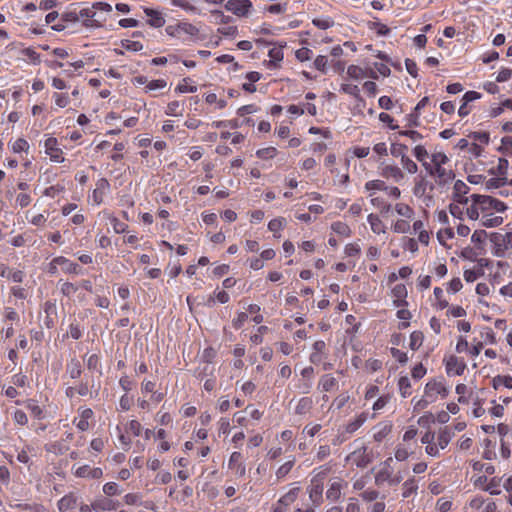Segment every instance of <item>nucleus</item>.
<instances>
[{
  "label": "nucleus",
  "instance_id": "obj_1",
  "mask_svg": "<svg viewBox=\"0 0 512 512\" xmlns=\"http://www.w3.org/2000/svg\"><path fill=\"white\" fill-rule=\"evenodd\" d=\"M490 240L495 246L494 253L498 257H503L504 250L512 248V232H508L504 236L498 233H492Z\"/></svg>",
  "mask_w": 512,
  "mask_h": 512
},
{
  "label": "nucleus",
  "instance_id": "obj_2",
  "mask_svg": "<svg viewBox=\"0 0 512 512\" xmlns=\"http://www.w3.org/2000/svg\"><path fill=\"white\" fill-rule=\"evenodd\" d=\"M224 7L236 16L243 17L249 13L252 7V2L250 0H229L226 2Z\"/></svg>",
  "mask_w": 512,
  "mask_h": 512
},
{
  "label": "nucleus",
  "instance_id": "obj_3",
  "mask_svg": "<svg viewBox=\"0 0 512 512\" xmlns=\"http://www.w3.org/2000/svg\"><path fill=\"white\" fill-rule=\"evenodd\" d=\"M299 488H293L289 490L284 496H282L277 506L274 507L273 512H285V507L293 503L298 495Z\"/></svg>",
  "mask_w": 512,
  "mask_h": 512
},
{
  "label": "nucleus",
  "instance_id": "obj_4",
  "mask_svg": "<svg viewBox=\"0 0 512 512\" xmlns=\"http://www.w3.org/2000/svg\"><path fill=\"white\" fill-rule=\"evenodd\" d=\"M57 139L50 137L45 141L46 153L54 162H63L62 151L56 147Z\"/></svg>",
  "mask_w": 512,
  "mask_h": 512
},
{
  "label": "nucleus",
  "instance_id": "obj_5",
  "mask_svg": "<svg viewBox=\"0 0 512 512\" xmlns=\"http://www.w3.org/2000/svg\"><path fill=\"white\" fill-rule=\"evenodd\" d=\"M435 175L438 177V185H445L455 178V173L452 170H446L440 165L435 167Z\"/></svg>",
  "mask_w": 512,
  "mask_h": 512
},
{
  "label": "nucleus",
  "instance_id": "obj_6",
  "mask_svg": "<svg viewBox=\"0 0 512 512\" xmlns=\"http://www.w3.org/2000/svg\"><path fill=\"white\" fill-rule=\"evenodd\" d=\"M57 265H60L62 270L66 273L79 274L80 266L77 263L71 262L64 257H57L54 259Z\"/></svg>",
  "mask_w": 512,
  "mask_h": 512
},
{
  "label": "nucleus",
  "instance_id": "obj_7",
  "mask_svg": "<svg viewBox=\"0 0 512 512\" xmlns=\"http://www.w3.org/2000/svg\"><path fill=\"white\" fill-rule=\"evenodd\" d=\"M76 475L78 477H88L92 479H98L102 477L103 472L100 468H90L88 465H84L79 467L76 470Z\"/></svg>",
  "mask_w": 512,
  "mask_h": 512
},
{
  "label": "nucleus",
  "instance_id": "obj_8",
  "mask_svg": "<svg viewBox=\"0 0 512 512\" xmlns=\"http://www.w3.org/2000/svg\"><path fill=\"white\" fill-rule=\"evenodd\" d=\"M381 175L385 178H393L395 181H400L404 178L401 169L394 165H386L381 170Z\"/></svg>",
  "mask_w": 512,
  "mask_h": 512
},
{
  "label": "nucleus",
  "instance_id": "obj_9",
  "mask_svg": "<svg viewBox=\"0 0 512 512\" xmlns=\"http://www.w3.org/2000/svg\"><path fill=\"white\" fill-rule=\"evenodd\" d=\"M392 294L396 298L394 303L397 307L407 305V302L405 301V298L407 297V289L404 284H397L392 289Z\"/></svg>",
  "mask_w": 512,
  "mask_h": 512
},
{
  "label": "nucleus",
  "instance_id": "obj_10",
  "mask_svg": "<svg viewBox=\"0 0 512 512\" xmlns=\"http://www.w3.org/2000/svg\"><path fill=\"white\" fill-rule=\"evenodd\" d=\"M466 368V364L462 361H459L456 356H450L446 362V369L449 373L453 369H455V373L457 375H462Z\"/></svg>",
  "mask_w": 512,
  "mask_h": 512
},
{
  "label": "nucleus",
  "instance_id": "obj_11",
  "mask_svg": "<svg viewBox=\"0 0 512 512\" xmlns=\"http://www.w3.org/2000/svg\"><path fill=\"white\" fill-rule=\"evenodd\" d=\"M145 13L147 16L150 17V19L148 20V23L152 27L160 28L165 24V19L157 11L150 9V8H146Z\"/></svg>",
  "mask_w": 512,
  "mask_h": 512
},
{
  "label": "nucleus",
  "instance_id": "obj_12",
  "mask_svg": "<svg viewBox=\"0 0 512 512\" xmlns=\"http://www.w3.org/2000/svg\"><path fill=\"white\" fill-rule=\"evenodd\" d=\"M77 498L70 494L62 497L58 502V508L60 511H66L73 509L76 506Z\"/></svg>",
  "mask_w": 512,
  "mask_h": 512
},
{
  "label": "nucleus",
  "instance_id": "obj_13",
  "mask_svg": "<svg viewBox=\"0 0 512 512\" xmlns=\"http://www.w3.org/2000/svg\"><path fill=\"white\" fill-rule=\"evenodd\" d=\"M440 381L431 380L425 386V395L431 399V401L435 400V395L438 394L439 388L441 386Z\"/></svg>",
  "mask_w": 512,
  "mask_h": 512
},
{
  "label": "nucleus",
  "instance_id": "obj_14",
  "mask_svg": "<svg viewBox=\"0 0 512 512\" xmlns=\"http://www.w3.org/2000/svg\"><path fill=\"white\" fill-rule=\"evenodd\" d=\"M67 372L69 373V375L72 379L79 378L82 373L81 363L76 359H72L67 364Z\"/></svg>",
  "mask_w": 512,
  "mask_h": 512
},
{
  "label": "nucleus",
  "instance_id": "obj_15",
  "mask_svg": "<svg viewBox=\"0 0 512 512\" xmlns=\"http://www.w3.org/2000/svg\"><path fill=\"white\" fill-rule=\"evenodd\" d=\"M312 404H313V402H312L311 398H309V397L301 398L296 406L295 413L299 414V415L308 413L310 411V409L312 408Z\"/></svg>",
  "mask_w": 512,
  "mask_h": 512
},
{
  "label": "nucleus",
  "instance_id": "obj_16",
  "mask_svg": "<svg viewBox=\"0 0 512 512\" xmlns=\"http://www.w3.org/2000/svg\"><path fill=\"white\" fill-rule=\"evenodd\" d=\"M485 206L488 207V210L494 209L498 212H504L507 209V206L504 202H501L491 196H486Z\"/></svg>",
  "mask_w": 512,
  "mask_h": 512
},
{
  "label": "nucleus",
  "instance_id": "obj_17",
  "mask_svg": "<svg viewBox=\"0 0 512 512\" xmlns=\"http://www.w3.org/2000/svg\"><path fill=\"white\" fill-rule=\"evenodd\" d=\"M367 220H368V222H369V224H370V226H371V229H372V231H373L374 233L379 234V233H381V232H382V233H384V232H385L384 225H383L382 221L380 220V218H379L377 215H375V214H370V215L368 216V219H367Z\"/></svg>",
  "mask_w": 512,
  "mask_h": 512
},
{
  "label": "nucleus",
  "instance_id": "obj_18",
  "mask_svg": "<svg viewBox=\"0 0 512 512\" xmlns=\"http://www.w3.org/2000/svg\"><path fill=\"white\" fill-rule=\"evenodd\" d=\"M452 436L453 433L447 427L440 430L438 435V445L441 449H444L448 445Z\"/></svg>",
  "mask_w": 512,
  "mask_h": 512
},
{
  "label": "nucleus",
  "instance_id": "obj_19",
  "mask_svg": "<svg viewBox=\"0 0 512 512\" xmlns=\"http://www.w3.org/2000/svg\"><path fill=\"white\" fill-rule=\"evenodd\" d=\"M424 335L421 331H414L410 335V348L417 350L423 343Z\"/></svg>",
  "mask_w": 512,
  "mask_h": 512
},
{
  "label": "nucleus",
  "instance_id": "obj_20",
  "mask_svg": "<svg viewBox=\"0 0 512 512\" xmlns=\"http://www.w3.org/2000/svg\"><path fill=\"white\" fill-rule=\"evenodd\" d=\"M392 430L391 424H383L378 426V430L374 433V439L381 442Z\"/></svg>",
  "mask_w": 512,
  "mask_h": 512
},
{
  "label": "nucleus",
  "instance_id": "obj_21",
  "mask_svg": "<svg viewBox=\"0 0 512 512\" xmlns=\"http://www.w3.org/2000/svg\"><path fill=\"white\" fill-rule=\"evenodd\" d=\"M507 168H508V160L505 158H499L497 169L495 170V169L491 168L489 170V173L491 175L498 174L502 177H506Z\"/></svg>",
  "mask_w": 512,
  "mask_h": 512
},
{
  "label": "nucleus",
  "instance_id": "obj_22",
  "mask_svg": "<svg viewBox=\"0 0 512 512\" xmlns=\"http://www.w3.org/2000/svg\"><path fill=\"white\" fill-rule=\"evenodd\" d=\"M408 147L405 144L393 143L390 152L394 157H401V160L406 158V151Z\"/></svg>",
  "mask_w": 512,
  "mask_h": 512
},
{
  "label": "nucleus",
  "instance_id": "obj_23",
  "mask_svg": "<svg viewBox=\"0 0 512 512\" xmlns=\"http://www.w3.org/2000/svg\"><path fill=\"white\" fill-rule=\"evenodd\" d=\"M500 385H504L506 388H512V377L498 375L493 378V387L498 389Z\"/></svg>",
  "mask_w": 512,
  "mask_h": 512
},
{
  "label": "nucleus",
  "instance_id": "obj_24",
  "mask_svg": "<svg viewBox=\"0 0 512 512\" xmlns=\"http://www.w3.org/2000/svg\"><path fill=\"white\" fill-rule=\"evenodd\" d=\"M331 228H332V230L335 233H337L339 235H342V236H346L347 237L351 233V230H350L349 226L346 223H344V222H340V221L334 222L332 224Z\"/></svg>",
  "mask_w": 512,
  "mask_h": 512
},
{
  "label": "nucleus",
  "instance_id": "obj_25",
  "mask_svg": "<svg viewBox=\"0 0 512 512\" xmlns=\"http://www.w3.org/2000/svg\"><path fill=\"white\" fill-rule=\"evenodd\" d=\"M453 189H454L453 198L460 197L462 195H466L470 190V188L462 180H457L454 183Z\"/></svg>",
  "mask_w": 512,
  "mask_h": 512
},
{
  "label": "nucleus",
  "instance_id": "obj_26",
  "mask_svg": "<svg viewBox=\"0 0 512 512\" xmlns=\"http://www.w3.org/2000/svg\"><path fill=\"white\" fill-rule=\"evenodd\" d=\"M366 421V415L364 413H361L354 421L350 422L347 427L346 431L348 433H354L362 424Z\"/></svg>",
  "mask_w": 512,
  "mask_h": 512
},
{
  "label": "nucleus",
  "instance_id": "obj_27",
  "mask_svg": "<svg viewBox=\"0 0 512 512\" xmlns=\"http://www.w3.org/2000/svg\"><path fill=\"white\" fill-rule=\"evenodd\" d=\"M341 485L338 482H334L330 485V488L326 492V497L330 500H337L340 497Z\"/></svg>",
  "mask_w": 512,
  "mask_h": 512
},
{
  "label": "nucleus",
  "instance_id": "obj_28",
  "mask_svg": "<svg viewBox=\"0 0 512 512\" xmlns=\"http://www.w3.org/2000/svg\"><path fill=\"white\" fill-rule=\"evenodd\" d=\"M320 384L323 391L328 392L337 384V381L333 376L326 374L321 378Z\"/></svg>",
  "mask_w": 512,
  "mask_h": 512
},
{
  "label": "nucleus",
  "instance_id": "obj_29",
  "mask_svg": "<svg viewBox=\"0 0 512 512\" xmlns=\"http://www.w3.org/2000/svg\"><path fill=\"white\" fill-rule=\"evenodd\" d=\"M398 386H399V390L401 392L402 397L405 398L408 395H410V392L408 391V389L411 387V383L407 376L400 377V379L398 381Z\"/></svg>",
  "mask_w": 512,
  "mask_h": 512
},
{
  "label": "nucleus",
  "instance_id": "obj_30",
  "mask_svg": "<svg viewBox=\"0 0 512 512\" xmlns=\"http://www.w3.org/2000/svg\"><path fill=\"white\" fill-rule=\"evenodd\" d=\"M503 222V218L500 216L491 217L489 215L483 216L482 225L485 227H497L501 225Z\"/></svg>",
  "mask_w": 512,
  "mask_h": 512
},
{
  "label": "nucleus",
  "instance_id": "obj_31",
  "mask_svg": "<svg viewBox=\"0 0 512 512\" xmlns=\"http://www.w3.org/2000/svg\"><path fill=\"white\" fill-rule=\"evenodd\" d=\"M507 184V177L491 178L486 182V189H497Z\"/></svg>",
  "mask_w": 512,
  "mask_h": 512
},
{
  "label": "nucleus",
  "instance_id": "obj_32",
  "mask_svg": "<svg viewBox=\"0 0 512 512\" xmlns=\"http://www.w3.org/2000/svg\"><path fill=\"white\" fill-rule=\"evenodd\" d=\"M368 26L370 29H377V34L381 36H386L390 33V29L386 25L377 21H370Z\"/></svg>",
  "mask_w": 512,
  "mask_h": 512
},
{
  "label": "nucleus",
  "instance_id": "obj_33",
  "mask_svg": "<svg viewBox=\"0 0 512 512\" xmlns=\"http://www.w3.org/2000/svg\"><path fill=\"white\" fill-rule=\"evenodd\" d=\"M27 408L34 415V417H36L38 419H41L43 417V410L39 405H37L35 400H33V399L28 400Z\"/></svg>",
  "mask_w": 512,
  "mask_h": 512
},
{
  "label": "nucleus",
  "instance_id": "obj_34",
  "mask_svg": "<svg viewBox=\"0 0 512 512\" xmlns=\"http://www.w3.org/2000/svg\"><path fill=\"white\" fill-rule=\"evenodd\" d=\"M391 472L388 468H382L375 476L376 485H381L385 481H390Z\"/></svg>",
  "mask_w": 512,
  "mask_h": 512
},
{
  "label": "nucleus",
  "instance_id": "obj_35",
  "mask_svg": "<svg viewBox=\"0 0 512 512\" xmlns=\"http://www.w3.org/2000/svg\"><path fill=\"white\" fill-rule=\"evenodd\" d=\"M121 45L126 50H130V51H134V52H137V51H140L143 49V45L140 42L132 41V40H128V39L122 40Z\"/></svg>",
  "mask_w": 512,
  "mask_h": 512
},
{
  "label": "nucleus",
  "instance_id": "obj_36",
  "mask_svg": "<svg viewBox=\"0 0 512 512\" xmlns=\"http://www.w3.org/2000/svg\"><path fill=\"white\" fill-rule=\"evenodd\" d=\"M277 150L274 147L259 149L256 155L261 159H271L276 156Z\"/></svg>",
  "mask_w": 512,
  "mask_h": 512
},
{
  "label": "nucleus",
  "instance_id": "obj_37",
  "mask_svg": "<svg viewBox=\"0 0 512 512\" xmlns=\"http://www.w3.org/2000/svg\"><path fill=\"white\" fill-rule=\"evenodd\" d=\"M484 275V271L481 268H478L477 270H465L464 271V279L467 282H474L478 277H481Z\"/></svg>",
  "mask_w": 512,
  "mask_h": 512
},
{
  "label": "nucleus",
  "instance_id": "obj_38",
  "mask_svg": "<svg viewBox=\"0 0 512 512\" xmlns=\"http://www.w3.org/2000/svg\"><path fill=\"white\" fill-rule=\"evenodd\" d=\"M395 209L399 215L404 216L406 218H411L414 214L412 208L406 204H396Z\"/></svg>",
  "mask_w": 512,
  "mask_h": 512
},
{
  "label": "nucleus",
  "instance_id": "obj_39",
  "mask_svg": "<svg viewBox=\"0 0 512 512\" xmlns=\"http://www.w3.org/2000/svg\"><path fill=\"white\" fill-rule=\"evenodd\" d=\"M285 222L286 220L283 217L272 219L268 224V228L272 232H277L284 227Z\"/></svg>",
  "mask_w": 512,
  "mask_h": 512
},
{
  "label": "nucleus",
  "instance_id": "obj_40",
  "mask_svg": "<svg viewBox=\"0 0 512 512\" xmlns=\"http://www.w3.org/2000/svg\"><path fill=\"white\" fill-rule=\"evenodd\" d=\"M293 465H294V461L291 460V461H287L281 467H279L278 470L276 471L277 478L281 479V478L285 477L290 472Z\"/></svg>",
  "mask_w": 512,
  "mask_h": 512
},
{
  "label": "nucleus",
  "instance_id": "obj_41",
  "mask_svg": "<svg viewBox=\"0 0 512 512\" xmlns=\"http://www.w3.org/2000/svg\"><path fill=\"white\" fill-rule=\"evenodd\" d=\"M402 166L404 169H406L409 173L414 174L418 170L417 164L410 159L408 156L401 160Z\"/></svg>",
  "mask_w": 512,
  "mask_h": 512
},
{
  "label": "nucleus",
  "instance_id": "obj_42",
  "mask_svg": "<svg viewBox=\"0 0 512 512\" xmlns=\"http://www.w3.org/2000/svg\"><path fill=\"white\" fill-rule=\"evenodd\" d=\"M417 489V486L414 484V480L411 479L409 481H406L403 484V498H408L412 493H414Z\"/></svg>",
  "mask_w": 512,
  "mask_h": 512
},
{
  "label": "nucleus",
  "instance_id": "obj_43",
  "mask_svg": "<svg viewBox=\"0 0 512 512\" xmlns=\"http://www.w3.org/2000/svg\"><path fill=\"white\" fill-rule=\"evenodd\" d=\"M328 64L327 56L319 55L314 61V67L321 71L322 73L326 72V66Z\"/></svg>",
  "mask_w": 512,
  "mask_h": 512
},
{
  "label": "nucleus",
  "instance_id": "obj_44",
  "mask_svg": "<svg viewBox=\"0 0 512 512\" xmlns=\"http://www.w3.org/2000/svg\"><path fill=\"white\" fill-rule=\"evenodd\" d=\"M367 190H387V186L382 180H372L366 183Z\"/></svg>",
  "mask_w": 512,
  "mask_h": 512
},
{
  "label": "nucleus",
  "instance_id": "obj_45",
  "mask_svg": "<svg viewBox=\"0 0 512 512\" xmlns=\"http://www.w3.org/2000/svg\"><path fill=\"white\" fill-rule=\"evenodd\" d=\"M428 185V182L425 180V178H421L414 187V194L416 196H423L425 194L426 187Z\"/></svg>",
  "mask_w": 512,
  "mask_h": 512
},
{
  "label": "nucleus",
  "instance_id": "obj_46",
  "mask_svg": "<svg viewBox=\"0 0 512 512\" xmlns=\"http://www.w3.org/2000/svg\"><path fill=\"white\" fill-rule=\"evenodd\" d=\"M431 160H432L434 166L437 167V165L442 166L445 163H447L448 157L444 153L438 152V153L432 154Z\"/></svg>",
  "mask_w": 512,
  "mask_h": 512
},
{
  "label": "nucleus",
  "instance_id": "obj_47",
  "mask_svg": "<svg viewBox=\"0 0 512 512\" xmlns=\"http://www.w3.org/2000/svg\"><path fill=\"white\" fill-rule=\"evenodd\" d=\"M410 229V225L405 220H398L393 226V230L396 233H406Z\"/></svg>",
  "mask_w": 512,
  "mask_h": 512
},
{
  "label": "nucleus",
  "instance_id": "obj_48",
  "mask_svg": "<svg viewBox=\"0 0 512 512\" xmlns=\"http://www.w3.org/2000/svg\"><path fill=\"white\" fill-rule=\"evenodd\" d=\"M391 355L396 358L401 364H406L408 361L407 354L400 351L399 349L392 347L390 349Z\"/></svg>",
  "mask_w": 512,
  "mask_h": 512
},
{
  "label": "nucleus",
  "instance_id": "obj_49",
  "mask_svg": "<svg viewBox=\"0 0 512 512\" xmlns=\"http://www.w3.org/2000/svg\"><path fill=\"white\" fill-rule=\"evenodd\" d=\"M268 55L271 58L270 63L279 62L283 59V51L281 48L270 49Z\"/></svg>",
  "mask_w": 512,
  "mask_h": 512
},
{
  "label": "nucleus",
  "instance_id": "obj_50",
  "mask_svg": "<svg viewBox=\"0 0 512 512\" xmlns=\"http://www.w3.org/2000/svg\"><path fill=\"white\" fill-rule=\"evenodd\" d=\"M487 195L473 194L471 196L472 205H480L482 211L488 210V207L485 206V200Z\"/></svg>",
  "mask_w": 512,
  "mask_h": 512
},
{
  "label": "nucleus",
  "instance_id": "obj_51",
  "mask_svg": "<svg viewBox=\"0 0 512 512\" xmlns=\"http://www.w3.org/2000/svg\"><path fill=\"white\" fill-rule=\"evenodd\" d=\"M347 73L351 78L360 79L363 76V69L356 65H350L347 69Z\"/></svg>",
  "mask_w": 512,
  "mask_h": 512
},
{
  "label": "nucleus",
  "instance_id": "obj_52",
  "mask_svg": "<svg viewBox=\"0 0 512 512\" xmlns=\"http://www.w3.org/2000/svg\"><path fill=\"white\" fill-rule=\"evenodd\" d=\"M295 55L296 58L301 62L308 61L311 58V50L303 47L298 49Z\"/></svg>",
  "mask_w": 512,
  "mask_h": 512
},
{
  "label": "nucleus",
  "instance_id": "obj_53",
  "mask_svg": "<svg viewBox=\"0 0 512 512\" xmlns=\"http://www.w3.org/2000/svg\"><path fill=\"white\" fill-rule=\"evenodd\" d=\"M405 66H406L407 72H408L412 77L416 78V77L418 76V69H417V65H416V63H415L413 60H411V59L407 58V59L405 60Z\"/></svg>",
  "mask_w": 512,
  "mask_h": 512
},
{
  "label": "nucleus",
  "instance_id": "obj_54",
  "mask_svg": "<svg viewBox=\"0 0 512 512\" xmlns=\"http://www.w3.org/2000/svg\"><path fill=\"white\" fill-rule=\"evenodd\" d=\"M500 484V479H497V478H492L489 482V484L487 485V487L485 488L486 491H489L491 495H498L500 493L499 490H497L496 488L499 486Z\"/></svg>",
  "mask_w": 512,
  "mask_h": 512
},
{
  "label": "nucleus",
  "instance_id": "obj_55",
  "mask_svg": "<svg viewBox=\"0 0 512 512\" xmlns=\"http://www.w3.org/2000/svg\"><path fill=\"white\" fill-rule=\"evenodd\" d=\"M91 507L94 509V510H109L111 509L110 507V501L109 500H106V499H103V500H97L95 502H93L91 504Z\"/></svg>",
  "mask_w": 512,
  "mask_h": 512
},
{
  "label": "nucleus",
  "instance_id": "obj_56",
  "mask_svg": "<svg viewBox=\"0 0 512 512\" xmlns=\"http://www.w3.org/2000/svg\"><path fill=\"white\" fill-rule=\"evenodd\" d=\"M179 28L181 32L186 34L196 35L198 33V29L190 23H179Z\"/></svg>",
  "mask_w": 512,
  "mask_h": 512
},
{
  "label": "nucleus",
  "instance_id": "obj_57",
  "mask_svg": "<svg viewBox=\"0 0 512 512\" xmlns=\"http://www.w3.org/2000/svg\"><path fill=\"white\" fill-rule=\"evenodd\" d=\"M14 420L17 424L19 425H26L27 422H28V418H27V415L24 411L22 410H16L15 413H14Z\"/></svg>",
  "mask_w": 512,
  "mask_h": 512
},
{
  "label": "nucleus",
  "instance_id": "obj_58",
  "mask_svg": "<svg viewBox=\"0 0 512 512\" xmlns=\"http://www.w3.org/2000/svg\"><path fill=\"white\" fill-rule=\"evenodd\" d=\"M77 289H78V287L75 286L73 283H70V282H65L61 286V292L65 296H70L72 293L76 292Z\"/></svg>",
  "mask_w": 512,
  "mask_h": 512
},
{
  "label": "nucleus",
  "instance_id": "obj_59",
  "mask_svg": "<svg viewBox=\"0 0 512 512\" xmlns=\"http://www.w3.org/2000/svg\"><path fill=\"white\" fill-rule=\"evenodd\" d=\"M166 85H167V82L163 79L152 80L151 82H149L147 84V89L148 90L162 89V88H165Z\"/></svg>",
  "mask_w": 512,
  "mask_h": 512
},
{
  "label": "nucleus",
  "instance_id": "obj_60",
  "mask_svg": "<svg viewBox=\"0 0 512 512\" xmlns=\"http://www.w3.org/2000/svg\"><path fill=\"white\" fill-rule=\"evenodd\" d=\"M474 140L480 141L481 143L488 144L489 133L488 132H473L470 134Z\"/></svg>",
  "mask_w": 512,
  "mask_h": 512
},
{
  "label": "nucleus",
  "instance_id": "obj_61",
  "mask_svg": "<svg viewBox=\"0 0 512 512\" xmlns=\"http://www.w3.org/2000/svg\"><path fill=\"white\" fill-rule=\"evenodd\" d=\"M411 374L414 379H421L426 374V368L419 363L412 369Z\"/></svg>",
  "mask_w": 512,
  "mask_h": 512
},
{
  "label": "nucleus",
  "instance_id": "obj_62",
  "mask_svg": "<svg viewBox=\"0 0 512 512\" xmlns=\"http://www.w3.org/2000/svg\"><path fill=\"white\" fill-rule=\"evenodd\" d=\"M414 154H415V157L418 161L420 162H423L424 158L426 156H428V152L427 150L425 149L424 146L422 145H417L415 148H414Z\"/></svg>",
  "mask_w": 512,
  "mask_h": 512
},
{
  "label": "nucleus",
  "instance_id": "obj_63",
  "mask_svg": "<svg viewBox=\"0 0 512 512\" xmlns=\"http://www.w3.org/2000/svg\"><path fill=\"white\" fill-rule=\"evenodd\" d=\"M486 236H487V233L485 230H476L473 233L471 240H472V242H474L476 244H482L484 242V239Z\"/></svg>",
  "mask_w": 512,
  "mask_h": 512
},
{
  "label": "nucleus",
  "instance_id": "obj_64",
  "mask_svg": "<svg viewBox=\"0 0 512 512\" xmlns=\"http://www.w3.org/2000/svg\"><path fill=\"white\" fill-rule=\"evenodd\" d=\"M118 486L116 483L114 482H109V483H106L104 486H103V492L106 494V495H109V496H112V495H115L117 494V491H118Z\"/></svg>",
  "mask_w": 512,
  "mask_h": 512
}]
</instances>
